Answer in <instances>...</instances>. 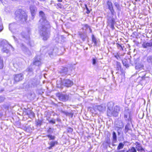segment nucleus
I'll return each instance as SVG.
<instances>
[{
  "label": "nucleus",
  "instance_id": "f257e3e1",
  "mask_svg": "<svg viewBox=\"0 0 152 152\" xmlns=\"http://www.w3.org/2000/svg\"><path fill=\"white\" fill-rule=\"evenodd\" d=\"M40 19L38 22L39 32L44 40H47L50 36V32L47 27L50 26V23L47 18V15L43 11L39 12Z\"/></svg>",
  "mask_w": 152,
  "mask_h": 152
},
{
  "label": "nucleus",
  "instance_id": "f03ea898",
  "mask_svg": "<svg viewBox=\"0 0 152 152\" xmlns=\"http://www.w3.org/2000/svg\"><path fill=\"white\" fill-rule=\"evenodd\" d=\"M114 104L112 102H109L107 104V115L109 116H113L116 117L118 115L120 111L119 107L117 105L114 108Z\"/></svg>",
  "mask_w": 152,
  "mask_h": 152
},
{
  "label": "nucleus",
  "instance_id": "7ed1b4c3",
  "mask_svg": "<svg viewBox=\"0 0 152 152\" xmlns=\"http://www.w3.org/2000/svg\"><path fill=\"white\" fill-rule=\"evenodd\" d=\"M15 19L22 22H26L27 18V15L25 12L22 10L19 9L15 13Z\"/></svg>",
  "mask_w": 152,
  "mask_h": 152
},
{
  "label": "nucleus",
  "instance_id": "20e7f679",
  "mask_svg": "<svg viewBox=\"0 0 152 152\" xmlns=\"http://www.w3.org/2000/svg\"><path fill=\"white\" fill-rule=\"evenodd\" d=\"M57 82V87L59 88H62L63 86L67 87H71L73 84V82L69 79H64Z\"/></svg>",
  "mask_w": 152,
  "mask_h": 152
},
{
  "label": "nucleus",
  "instance_id": "39448f33",
  "mask_svg": "<svg viewBox=\"0 0 152 152\" xmlns=\"http://www.w3.org/2000/svg\"><path fill=\"white\" fill-rule=\"evenodd\" d=\"M10 46L13 49L14 48L6 40L0 39V46H2V48L1 51L3 53H8L9 52L8 48V46Z\"/></svg>",
  "mask_w": 152,
  "mask_h": 152
},
{
  "label": "nucleus",
  "instance_id": "423d86ee",
  "mask_svg": "<svg viewBox=\"0 0 152 152\" xmlns=\"http://www.w3.org/2000/svg\"><path fill=\"white\" fill-rule=\"evenodd\" d=\"M56 96L58 98V99L61 101L66 102L69 99V95L65 93H57Z\"/></svg>",
  "mask_w": 152,
  "mask_h": 152
},
{
  "label": "nucleus",
  "instance_id": "0eeeda50",
  "mask_svg": "<svg viewBox=\"0 0 152 152\" xmlns=\"http://www.w3.org/2000/svg\"><path fill=\"white\" fill-rule=\"evenodd\" d=\"M23 37L24 39V42L27 45L31 47H32L34 46V42L33 41L31 40L29 35L23 36Z\"/></svg>",
  "mask_w": 152,
  "mask_h": 152
},
{
  "label": "nucleus",
  "instance_id": "6e6552de",
  "mask_svg": "<svg viewBox=\"0 0 152 152\" xmlns=\"http://www.w3.org/2000/svg\"><path fill=\"white\" fill-rule=\"evenodd\" d=\"M20 47L22 51L26 55L28 56H31V51L23 44H21L20 45Z\"/></svg>",
  "mask_w": 152,
  "mask_h": 152
},
{
  "label": "nucleus",
  "instance_id": "1a4fd4ad",
  "mask_svg": "<svg viewBox=\"0 0 152 152\" xmlns=\"http://www.w3.org/2000/svg\"><path fill=\"white\" fill-rule=\"evenodd\" d=\"M150 80L149 75L146 76L142 78L138 77V82L142 85H145L148 83Z\"/></svg>",
  "mask_w": 152,
  "mask_h": 152
},
{
  "label": "nucleus",
  "instance_id": "9d476101",
  "mask_svg": "<svg viewBox=\"0 0 152 152\" xmlns=\"http://www.w3.org/2000/svg\"><path fill=\"white\" fill-rule=\"evenodd\" d=\"M30 12L31 15V18L33 19L36 15L37 9L35 6L31 5L29 7Z\"/></svg>",
  "mask_w": 152,
  "mask_h": 152
},
{
  "label": "nucleus",
  "instance_id": "9b49d317",
  "mask_svg": "<svg viewBox=\"0 0 152 152\" xmlns=\"http://www.w3.org/2000/svg\"><path fill=\"white\" fill-rule=\"evenodd\" d=\"M115 20L113 17H108L107 19V23L108 25L113 29L114 28V25L115 23Z\"/></svg>",
  "mask_w": 152,
  "mask_h": 152
},
{
  "label": "nucleus",
  "instance_id": "f8f14e48",
  "mask_svg": "<svg viewBox=\"0 0 152 152\" xmlns=\"http://www.w3.org/2000/svg\"><path fill=\"white\" fill-rule=\"evenodd\" d=\"M23 111L30 118H33L35 116V114L29 108H24Z\"/></svg>",
  "mask_w": 152,
  "mask_h": 152
},
{
  "label": "nucleus",
  "instance_id": "ddd939ff",
  "mask_svg": "<svg viewBox=\"0 0 152 152\" xmlns=\"http://www.w3.org/2000/svg\"><path fill=\"white\" fill-rule=\"evenodd\" d=\"M41 59L40 58L39 56H36L34 59L33 62V64L32 66L36 65L39 66H40L42 64L41 62Z\"/></svg>",
  "mask_w": 152,
  "mask_h": 152
},
{
  "label": "nucleus",
  "instance_id": "4468645a",
  "mask_svg": "<svg viewBox=\"0 0 152 152\" xmlns=\"http://www.w3.org/2000/svg\"><path fill=\"white\" fill-rule=\"evenodd\" d=\"M107 4L108 9L110 11L111 14L113 15H114V10L113 7L112 3L110 0H108L107 2Z\"/></svg>",
  "mask_w": 152,
  "mask_h": 152
},
{
  "label": "nucleus",
  "instance_id": "2eb2a0df",
  "mask_svg": "<svg viewBox=\"0 0 152 152\" xmlns=\"http://www.w3.org/2000/svg\"><path fill=\"white\" fill-rule=\"evenodd\" d=\"M68 68L66 67L61 66L59 69V71L61 75L64 76L66 75L68 72Z\"/></svg>",
  "mask_w": 152,
  "mask_h": 152
},
{
  "label": "nucleus",
  "instance_id": "dca6fc26",
  "mask_svg": "<svg viewBox=\"0 0 152 152\" xmlns=\"http://www.w3.org/2000/svg\"><path fill=\"white\" fill-rule=\"evenodd\" d=\"M23 78V75L22 73L16 74L14 77V80L16 82L22 80Z\"/></svg>",
  "mask_w": 152,
  "mask_h": 152
},
{
  "label": "nucleus",
  "instance_id": "f3484780",
  "mask_svg": "<svg viewBox=\"0 0 152 152\" xmlns=\"http://www.w3.org/2000/svg\"><path fill=\"white\" fill-rule=\"evenodd\" d=\"M115 125L118 129H122L124 127L123 122L120 120H117L115 121Z\"/></svg>",
  "mask_w": 152,
  "mask_h": 152
},
{
  "label": "nucleus",
  "instance_id": "a211bd4d",
  "mask_svg": "<svg viewBox=\"0 0 152 152\" xmlns=\"http://www.w3.org/2000/svg\"><path fill=\"white\" fill-rule=\"evenodd\" d=\"M130 62V64L132 65H134V63L132 62V61L130 60V58L128 59H124L122 60V62L123 65L125 66L126 68L129 67V63Z\"/></svg>",
  "mask_w": 152,
  "mask_h": 152
},
{
  "label": "nucleus",
  "instance_id": "6ab92c4d",
  "mask_svg": "<svg viewBox=\"0 0 152 152\" xmlns=\"http://www.w3.org/2000/svg\"><path fill=\"white\" fill-rule=\"evenodd\" d=\"M34 68V66L31 65L29 66L26 69V71L28 72V74L30 76L33 75V70Z\"/></svg>",
  "mask_w": 152,
  "mask_h": 152
},
{
  "label": "nucleus",
  "instance_id": "aec40b11",
  "mask_svg": "<svg viewBox=\"0 0 152 152\" xmlns=\"http://www.w3.org/2000/svg\"><path fill=\"white\" fill-rule=\"evenodd\" d=\"M132 130V129L131 128V124L129 122L127 123V124L125 126V129L124 130V133L126 134L128 132V131Z\"/></svg>",
  "mask_w": 152,
  "mask_h": 152
},
{
  "label": "nucleus",
  "instance_id": "412c9836",
  "mask_svg": "<svg viewBox=\"0 0 152 152\" xmlns=\"http://www.w3.org/2000/svg\"><path fill=\"white\" fill-rule=\"evenodd\" d=\"M79 35L80 36V38L81 39L83 42L85 41L86 39H88V38L86 33L80 32V33Z\"/></svg>",
  "mask_w": 152,
  "mask_h": 152
},
{
  "label": "nucleus",
  "instance_id": "4be33fe9",
  "mask_svg": "<svg viewBox=\"0 0 152 152\" xmlns=\"http://www.w3.org/2000/svg\"><path fill=\"white\" fill-rule=\"evenodd\" d=\"M106 106L105 104H102L100 105L97 106V109L101 112H103L105 111L106 109Z\"/></svg>",
  "mask_w": 152,
  "mask_h": 152
},
{
  "label": "nucleus",
  "instance_id": "5701e85b",
  "mask_svg": "<svg viewBox=\"0 0 152 152\" xmlns=\"http://www.w3.org/2000/svg\"><path fill=\"white\" fill-rule=\"evenodd\" d=\"M131 115H126L125 116H124V118L125 119V121L127 122H130L132 125V118L131 117Z\"/></svg>",
  "mask_w": 152,
  "mask_h": 152
},
{
  "label": "nucleus",
  "instance_id": "b1692460",
  "mask_svg": "<svg viewBox=\"0 0 152 152\" xmlns=\"http://www.w3.org/2000/svg\"><path fill=\"white\" fill-rule=\"evenodd\" d=\"M135 144L136 145V148L137 151H144V149L141 147L139 143L136 142Z\"/></svg>",
  "mask_w": 152,
  "mask_h": 152
},
{
  "label": "nucleus",
  "instance_id": "393cba45",
  "mask_svg": "<svg viewBox=\"0 0 152 152\" xmlns=\"http://www.w3.org/2000/svg\"><path fill=\"white\" fill-rule=\"evenodd\" d=\"M17 25L15 23L10 24L9 25V28L10 30L12 31L13 29H16Z\"/></svg>",
  "mask_w": 152,
  "mask_h": 152
},
{
  "label": "nucleus",
  "instance_id": "a878e982",
  "mask_svg": "<svg viewBox=\"0 0 152 152\" xmlns=\"http://www.w3.org/2000/svg\"><path fill=\"white\" fill-rule=\"evenodd\" d=\"M138 75L139 76L138 77L140 78H142L148 75V74L146 73V71H143L140 72L139 73Z\"/></svg>",
  "mask_w": 152,
  "mask_h": 152
},
{
  "label": "nucleus",
  "instance_id": "bb28decb",
  "mask_svg": "<svg viewBox=\"0 0 152 152\" xmlns=\"http://www.w3.org/2000/svg\"><path fill=\"white\" fill-rule=\"evenodd\" d=\"M92 42L94 43V46H97L98 40L95 37L94 34H93L92 36Z\"/></svg>",
  "mask_w": 152,
  "mask_h": 152
},
{
  "label": "nucleus",
  "instance_id": "cd10ccee",
  "mask_svg": "<svg viewBox=\"0 0 152 152\" xmlns=\"http://www.w3.org/2000/svg\"><path fill=\"white\" fill-rule=\"evenodd\" d=\"M117 137L115 132L113 131L112 133V139L113 142H117Z\"/></svg>",
  "mask_w": 152,
  "mask_h": 152
},
{
  "label": "nucleus",
  "instance_id": "c85d7f7f",
  "mask_svg": "<svg viewBox=\"0 0 152 152\" xmlns=\"http://www.w3.org/2000/svg\"><path fill=\"white\" fill-rule=\"evenodd\" d=\"M146 61L150 64L152 65V55L149 56L147 57Z\"/></svg>",
  "mask_w": 152,
  "mask_h": 152
},
{
  "label": "nucleus",
  "instance_id": "c756f323",
  "mask_svg": "<svg viewBox=\"0 0 152 152\" xmlns=\"http://www.w3.org/2000/svg\"><path fill=\"white\" fill-rule=\"evenodd\" d=\"M142 46L143 47L145 48H148L152 46L148 42H144L142 44Z\"/></svg>",
  "mask_w": 152,
  "mask_h": 152
},
{
  "label": "nucleus",
  "instance_id": "7c9ffc66",
  "mask_svg": "<svg viewBox=\"0 0 152 152\" xmlns=\"http://www.w3.org/2000/svg\"><path fill=\"white\" fill-rule=\"evenodd\" d=\"M125 115L128 116L131 115V114L128 108H126L124 112V116H125Z\"/></svg>",
  "mask_w": 152,
  "mask_h": 152
},
{
  "label": "nucleus",
  "instance_id": "2f4dec72",
  "mask_svg": "<svg viewBox=\"0 0 152 152\" xmlns=\"http://www.w3.org/2000/svg\"><path fill=\"white\" fill-rule=\"evenodd\" d=\"M125 144V143L124 142V143L122 142H120L117 148V150H119L123 148L124 147Z\"/></svg>",
  "mask_w": 152,
  "mask_h": 152
},
{
  "label": "nucleus",
  "instance_id": "473e14b6",
  "mask_svg": "<svg viewBox=\"0 0 152 152\" xmlns=\"http://www.w3.org/2000/svg\"><path fill=\"white\" fill-rule=\"evenodd\" d=\"M8 108V107L5 104H4L0 106V109L4 110V112L6 111V110Z\"/></svg>",
  "mask_w": 152,
  "mask_h": 152
},
{
  "label": "nucleus",
  "instance_id": "72a5a7b5",
  "mask_svg": "<svg viewBox=\"0 0 152 152\" xmlns=\"http://www.w3.org/2000/svg\"><path fill=\"white\" fill-rule=\"evenodd\" d=\"M48 143L53 147H54L55 145L58 144V142L57 141H51L49 142Z\"/></svg>",
  "mask_w": 152,
  "mask_h": 152
},
{
  "label": "nucleus",
  "instance_id": "f704fd0d",
  "mask_svg": "<svg viewBox=\"0 0 152 152\" xmlns=\"http://www.w3.org/2000/svg\"><path fill=\"white\" fill-rule=\"evenodd\" d=\"M121 69V63L119 62H116V69L117 70H119Z\"/></svg>",
  "mask_w": 152,
  "mask_h": 152
},
{
  "label": "nucleus",
  "instance_id": "c9c22d12",
  "mask_svg": "<svg viewBox=\"0 0 152 152\" xmlns=\"http://www.w3.org/2000/svg\"><path fill=\"white\" fill-rule=\"evenodd\" d=\"M114 4L115 6L117 8V10L119 11H120L121 10V7L118 3L117 2H115L114 3Z\"/></svg>",
  "mask_w": 152,
  "mask_h": 152
},
{
  "label": "nucleus",
  "instance_id": "e433bc0d",
  "mask_svg": "<svg viewBox=\"0 0 152 152\" xmlns=\"http://www.w3.org/2000/svg\"><path fill=\"white\" fill-rule=\"evenodd\" d=\"M47 136L49 138V140H54L56 138L54 136H53L50 134L47 135Z\"/></svg>",
  "mask_w": 152,
  "mask_h": 152
},
{
  "label": "nucleus",
  "instance_id": "4c0bfd02",
  "mask_svg": "<svg viewBox=\"0 0 152 152\" xmlns=\"http://www.w3.org/2000/svg\"><path fill=\"white\" fill-rule=\"evenodd\" d=\"M42 124V121L39 120H38L36 121V124L37 126H40Z\"/></svg>",
  "mask_w": 152,
  "mask_h": 152
},
{
  "label": "nucleus",
  "instance_id": "58836bf2",
  "mask_svg": "<svg viewBox=\"0 0 152 152\" xmlns=\"http://www.w3.org/2000/svg\"><path fill=\"white\" fill-rule=\"evenodd\" d=\"M116 44L117 45V46L118 49H120L121 50H123V48L121 45L118 43H117Z\"/></svg>",
  "mask_w": 152,
  "mask_h": 152
},
{
  "label": "nucleus",
  "instance_id": "ea45409f",
  "mask_svg": "<svg viewBox=\"0 0 152 152\" xmlns=\"http://www.w3.org/2000/svg\"><path fill=\"white\" fill-rule=\"evenodd\" d=\"M53 48L50 49L49 51H48V53L50 56H51L52 55L53 52Z\"/></svg>",
  "mask_w": 152,
  "mask_h": 152
},
{
  "label": "nucleus",
  "instance_id": "a19ab883",
  "mask_svg": "<svg viewBox=\"0 0 152 152\" xmlns=\"http://www.w3.org/2000/svg\"><path fill=\"white\" fill-rule=\"evenodd\" d=\"M61 113L64 114L66 115H70L71 114L70 113H69L66 111H63V110H61Z\"/></svg>",
  "mask_w": 152,
  "mask_h": 152
},
{
  "label": "nucleus",
  "instance_id": "79ce46f5",
  "mask_svg": "<svg viewBox=\"0 0 152 152\" xmlns=\"http://www.w3.org/2000/svg\"><path fill=\"white\" fill-rule=\"evenodd\" d=\"M105 142L108 145H110V140L109 138L107 137L106 138Z\"/></svg>",
  "mask_w": 152,
  "mask_h": 152
},
{
  "label": "nucleus",
  "instance_id": "37998d69",
  "mask_svg": "<svg viewBox=\"0 0 152 152\" xmlns=\"http://www.w3.org/2000/svg\"><path fill=\"white\" fill-rule=\"evenodd\" d=\"M130 152H137L135 148L134 147H132L129 150Z\"/></svg>",
  "mask_w": 152,
  "mask_h": 152
},
{
  "label": "nucleus",
  "instance_id": "c03bdc74",
  "mask_svg": "<svg viewBox=\"0 0 152 152\" xmlns=\"http://www.w3.org/2000/svg\"><path fill=\"white\" fill-rule=\"evenodd\" d=\"M53 129L52 128H49L47 132L49 133H52L53 132Z\"/></svg>",
  "mask_w": 152,
  "mask_h": 152
},
{
  "label": "nucleus",
  "instance_id": "a18cd8bd",
  "mask_svg": "<svg viewBox=\"0 0 152 152\" xmlns=\"http://www.w3.org/2000/svg\"><path fill=\"white\" fill-rule=\"evenodd\" d=\"M3 67V61L2 60H0V69H1Z\"/></svg>",
  "mask_w": 152,
  "mask_h": 152
},
{
  "label": "nucleus",
  "instance_id": "49530a36",
  "mask_svg": "<svg viewBox=\"0 0 152 152\" xmlns=\"http://www.w3.org/2000/svg\"><path fill=\"white\" fill-rule=\"evenodd\" d=\"M67 132L69 133H71L73 131V129L71 127H69L67 129Z\"/></svg>",
  "mask_w": 152,
  "mask_h": 152
},
{
  "label": "nucleus",
  "instance_id": "de8ad7c7",
  "mask_svg": "<svg viewBox=\"0 0 152 152\" xmlns=\"http://www.w3.org/2000/svg\"><path fill=\"white\" fill-rule=\"evenodd\" d=\"M4 112V110L0 109V118L3 115V113Z\"/></svg>",
  "mask_w": 152,
  "mask_h": 152
},
{
  "label": "nucleus",
  "instance_id": "09e8293b",
  "mask_svg": "<svg viewBox=\"0 0 152 152\" xmlns=\"http://www.w3.org/2000/svg\"><path fill=\"white\" fill-rule=\"evenodd\" d=\"M5 98L4 96H0V103L3 102L5 99Z\"/></svg>",
  "mask_w": 152,
  "mask_h": 152
},
{
  "label": "nucleus",
  "instance_id": "8fccbe9b",
  "mask_svg": "<svg viewBox=\"0 0 152 152\" xmlns=\"http://www.w3.org/2000/svg\"><path fill=\"white\" fill-rule=\"evenodd\" d=\"M85 6L87 10V11L86 12V13L87 14H89V13H90V11L87 7V5L86 4H85Z\"/></svg>",
  "mask_w": 152,
  "mask_h": 152
},
{
  "label": "nucleus",
  "instance_id": "3c124183",
  "mask_svg": "<svg viewBox=\"0 0 152 152\" xmlns=\"http://www.w3.org/2000/svg\"><path fill=\"white\" fill-rule=\"evenodd\" d=\"M84 28H89V30H90V32H91L92 31L91 29V28L89 27V26L87 24H85L84 25Z\"/></svg>",
  "mask_w": 152,
  "mask_h": 152
},
{
  "label": "nucleus",
  "instance_id": "603ef678",
  "mask_svg": "<svg viewBox=\"0 0 152 152\" xmlns=\"http://www.w3.org/2000/svg\"><path fill=\"white\" fill-rule=\"evenodd\" d=\"M114 56L117 59V60H119L120 59V57L119 56L118 54V53H117V55H115Z\"/></svg>",
  "mask_w": 152,
  "mask_h": 152
},
{
  "label": "nucleus",
  "instance_id": "864d4df0",
  "mask_svg": "<svg viewBox=\"0 0 152 152\" xmlns=\"http://www.w3.org/2000/svg\"><path fill=\"white\" fill-rule=\"evenodd\" d=\"M96 59L95 58H93L92 59V64L94 65H95L96 64Z\"/></svg>",
  "mask_w": 152,
  "mask_h": 152
},
{
  "label": "nucleus",
  "instance_id": "5fc2aeb1",
  "mask_svg": "<svg viewBox=\"0 0 152 152\" xmlns=\"http://www.w3.org/2000/svg\"><path fill=\"white\" fill-rule=\"evenodd\" d=\"M3 29V27L1 24L0 23V32H1Z\"/></svg>",
  "mask_w": 152,
  "mask_h": 152
},
{
  "label": "nucleus",
  "instance_id": "6e6d98bb",
  "mask_svg": "<svg viewBox=\"0 0 152 152\" xmlns=\"http://www.w3.org/2000/svg\"><path fill=\"white\" fill-rule=\"evenodd\" d=\"M57 6L60 8H62V5L61 3H58L57 4Z\"/></svg>",
  "mask_w": 152,
  "mask_h": 152
},
{
  "label": "nucleus",
  "instance_id": "4d7b16f0",
  "mask_svg": "<svg viewBox=\"0 0 152 152\" xmlns=\"http://www.w3.org/2000/svg\"><path fill=\"white\" fill-rule=\"evenodd\" d=\"M50 123H51L53 124H55V121L54 120H50L49 121Z\"/></svg>",
  "mask_w": 152,
  "mask_h": 152
},
{
  "label": "nucleus",
  "instance_id": "13d9d810",
  "mask_svg": "<svg viewBox=\"0 0 152 152\" xmlns=\"http://www.w3.org/2000/svg\"><path fill=\"white\" fill-rule=\"evenodd\" d=\"M138 61H139V59H137L135 60V61H134V64H137Z\"/></svg>",
  "mask_w": 152,
  "mask_h": 152
},
{
  "label": "nucleus",
  "instance_id": "bf43d9fd",
  "mask_svg": "<svg viewBox=\"0 0 152 152\" xmlns=\"http://www.w3.org/2000/svg\"><path fill=\"white\" fill-rule=\"evenodd\" d=\"M117 152H125V150H119Z\"/></svg>",
  "mask_w": 152,
  "mask_h": 152
},
{
  "label": "nucleus",
  "instance_id": "052dcab7",
  "mask_svg": "<svg viewBox=\"0 0 152 152\" xmlns=\"http://www.w3.org/2000/svg\"><path fill=\"white\" fill-rule=\"evenodd\" d=\"M119 129H117V132H118V135H119L121 134V133L119 131Z\"/></svg>",
  "mask_w": 152,
  "mask_h": 152
},
{
  "label": "nucleus",
  "instance_id": "680f3d73",
  "mask_svg": "<svg viewBox=\"0 0 152 152\" xmlns=\"http://www.w3.org/2000/svg\"><path fill=\"white\" fill-rule=\"evenodd\" d=\"M148 42L150 43L151 45L152 46V38L150 40L149 42Z\"/></svg>",
  "mask_w": 152,
  "mask_h": 152
},
{
  "label": "nucleus",
  "instance_id": "e2e57ef3",
  "mask_svg": "<svg viewBox=\"0 0 152 152\" xmlns=\"http://www.w3.org/2000/svg\"><path fill=\"white\" fill-rule=\"evenodd\" d=\"M115 142H113V141H112V145L113 146H116V145L114 143H115Z\"/></svg>",
  "mask_w": 152,
  "mask_h": 152
},
{
  "label": "nucleus",
  "instance_id": "0e129e2a",
  "mask_svg": "<svg viewBox=\"0 0 152 152\" xmlns=\"http://www.w3.org/2000/svg\"><path fill=\"white\" fill-rule=\"evenodd\" d=\"M52 146H51V145H50V146L49 147H48V148L49 149H52Z\"/></svg>",
  "mask_w": 152,
  "mask_h": 152
},
{
  "label": "nucleus",
  "instance_id": "69168bd1",
  "mask_svg": "<svg viewBox=\"0 0 152 152\" xmlns=\"http://www.w3.org/2000/svg\"><path fill=\"white\" fill-rule=\"evenodd\" d=\"M13 38L15 41H16L17 40V38L13 36Z\"/></svg>",
  "mask_w": 152,
  "mask_h": 152
},
{
  "label": "nucleus",
  "instance_id": "338daca9",
  "mask_svg": "<svg viewBox=\"0 0 152 152\" xmlns=\"http://www.w3.org/2000/svg\"><path fill=\"white\" fill-rule=\"evenodd\" d=\"M58 1L61 2L62 0H57Z\"/></svg>",
  "mask_w": 152,
  "mask_h": 152
},
{
  "label": "nucleus",
  "instance_id": "774afa93",
  "mask_svg": "<svg viewBox=\"0 0 152 152\" xmlns=\"http://www.w3.org/2000/svg\"><path fill=\"white\" fill-rule=\"evenodd\" d=\"M2 1V0H0V1Z\"/></svg>",
  "mask_w": 152,
  "mask_h": 152
}]
</instances>
